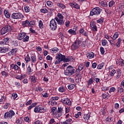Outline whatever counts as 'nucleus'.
Here are the masks:
<instances>
[{
  "label": "nucleus",
  "instance_id": "nucleus-1",
  "mask_svg": "<svg viewBox=\"0 0 124 124\" xmlns=\"http://www.w3.org/2000/svg\"><path fill=\"white\" fill-rule=\"evenodd\" d=\"M75 68L69 65L64 70V74L66 76H71L75 73Z\"/></svg>",
  "mask_w": 124,
  "mask_h": 124
},
{
  "label": "nucleus",
  "instance_id": "nucleus-2",
  "mask_svg": "<svg viewBox=\"0 0 124 124\" xmlns=\"http://www.w3.org/2000/svg\"><path fill=\"white\" fill-rule=\"evenodd\" d=\"M12 31V27L9 24H6L0 30V33L2 35L5 34V33H7V32H9Z\"/></svg>",
  "mask_w": 124,
  "mask_h": 124
},
{
  "label": "nucleus",
  "instance_id": "nucleus-3",
  "mask_svg": "<svg viewBox=\"0 0 124 124\" xmlns=\"http://www.w3.org/2000/svg\"><path fill=\"white\" fill-rule=\"evenodd\" d=\"M101 12H102V9L99 7H96L91 11L90 16H93V15H95L97 16L99 15Z\"/></svg>",
  "mask_w": 124,
  "mask_h": 124
},
{
  "label": "nucleus",
  "instance_id": "nucleus-4",
  "mask_svg": "<svg viewBox=\"0 0 124 124\" xmlns=\"http://www.w3.org/2000/svg\"><path fill=\"white\" fill-rule=\"evenodd\" d=\"M58 17H55V19L57 22L58 25L62 26L64 25V20H63V16L62 14L59 13L57 15Z\"/></svg>",
  "mask_w": 124,
  "mask_h": 124
},
{
  "label": "nucleus",
  "instance_id": "nucleus-5",
  "mask_svg": "<svg viewBox=\"0 0 124 124\" xmlns=\"http://www.w3.org/2000/svg\"><path fill=\"white\" fill-rule=\"evenodd\" d=\"M65 59V56L63 55L61 53H58L56 54V61L55 62V64H59L62 62H63V60Z\"/></svg>",
  "mask_w": 124,
  "mask_h": 124
},
{
  "label": "nucleus",
  "instance_id": "nucleus-6",
  "mask_svg": "<svg viewBox=\"0 0 124 124\" xmlns=\"http://www.w3.org/2000/svg\"><path fill=\"white\" fill-rule=\"evenodd\" d=\"M80 44L81 41L79 40H76L71 46V50H72V51H75V50L79 49Z\"/></svg>",
  "mask_w": 124,
  "mask_h": 124
},
{
  "label": "nucleus",
  "instance_id": "nucleus-7",
  "mask_svg": "<svg viewBox=\"0 0 124 124\" xmlns=\"http://www.w3.org/2000/svg\"><path fill=\"white\" fill-rule=\"evenodd\" d=\"M15 115V112L13 110H11L9 112H6L4 115V119L6 120H9L12 119V117Z\"/></svg>",
  "mask_w": 124,
  "mask_h": 124
},
{
  "label": "nucleus",
  "instance_id": "nucleus-8",
  "mask_svg": "<svg viewBox=\"0 0 124 124\" xmlns=\"http://www.w3.org/2000/svg\"><path fill=\"white\" fill-rule=\"evenodd\" d=\"M34 112L35 113H45V109L44 107L42 106H37L34 109Z\"/></svg>",
  "mask_w": 124,
  "mask_h": 124
},
{
  "label": "nucleus",
  "instance_id": "nucleus-9",
  "mask_svg": "<svg viewBox=\"0 0 124 124\" xmlns=\"http://www.w3.org/2000/svg\"><path fill=\"white\" fill-rule=\"evenodd\" d=\"M11 17L13 19H23L24 16L21 13H14L12 14Z\"/></svg>",
  "mask_w": 124,
  "mask_h": 124
},
{
  "label": "nucleus",
  "instance_id": "nucleus-10",
  "mask_svg": "<svg viewBox=\"0 0 124 124\" xmlns=\"http://www.w3.org/2000/svg\"><path fill=\"white\" fill-rule=\"evenodd\" d=\"M49 26L52 31H56V30H57V28H58V25H57L56 20L53 19L51 20Z\"/></svg>",
  "mask_w": 124,
  "mask_h": 124
},
{
  "label": "nucleus",
  "instance_id": "nucleus-11",
  "mask_svg": "<svg viewBox=\"0 0 124 124\" xmlns=\"http://www.w3.org/2000/svg\"><path fill=\"white\" fill-rule=\"evenodd\" d=\"M62 103H64L66 105H71V101L70 100L67 98H65L64 100H62Z\"/></svg>",
  "mask_w": 124,
  "mask_h": 124
},
{
  "label": "nucleus",
  "instance_id": "nucleus-12",
  "mask_svg": "<svg viewBox=\"0 0 124 124\" xmlns=\"http://www.w3.org/2000/svg\"><path fill=\"white\" fill-rule=\"evenodd\" d=\"M69 5L72 7L76 8V9H80V6L75 2H73V3H69Z\"/></svg>",
  "mask_w": 124,
  "mask_h": 124
},
{
  "label": "nucleus",
  "instance_id": "nucleus-13",
  "mask_svg": "<svg viewBox=\"0 0 124 124\" xmlns=\"http://www.w3.org/2000/svg\"><path fill=\"white\" fill-rule=\"evenodd\" d=\"M76 31H77V27H75L73 30L70 29L69 30H68V32H69L70 34H72L73 35H76Z\"/></svg>",
  "mask_w": 124,
  "mask_h": 124
},
{
  "label": "nucleus",
  "instance_id": "nucleus-14",
  "mask_svg": "<svg viewBox=\"0 0 124 124\" xmlns=\"http://www.w3.org/2000/svg\"><path fill=\"white\" fill-rule=\"evenodd\" d=\"M9 43V38L7 37L4 39L2 41L0 42V44L2 45H5L6 44H8Z\"/></svg>",
  "mask_w": 124,
  "mask_h": 124
},
{
  "label": "nucleus",
  "instance_id": "nucleus-15",
  "mask_svg": "<svg viewBox=\"0 0 124 124\" xmlns=\"http://www.w3.org/2000/svg\"><path fill=\"white\" fill-rule=\"evenodd\" d=\"M26 36V33L22 32L19 33L17 36V39L18 40H22V39H24L25 37Z\"/></svg>",
  "mask_w": 124,
  "mask_h": 124
},
{
  "label": "nucleus",
  "instance_id": "nucleus-16",
  "mask_svg": "<svg viewBox=\"0 0 124 124\" xmlns=\"http://www.w3.org/2000/svg\"><path fill=\"white\" fill-rule=\"evenodd\" d=\"M116 76H115L116 79H119L122 76V70L118 69L116 70Z\"/></svg>",
  "mask_w": 124,
  "mask_h": 124
},
{
  "label": "nucleus",
  "instance_id": "nucleus-17",
  "mask_svg": "<svg viewBox=\"0 0 124 124\" xmlns=\"http://www.w3.org/2000/svg\"><path fill=\"white\" fill-rule=\"evenodd\" d=\"M87 58L90 60L93 59V58H94V53L93 52H90L87 54Z\"/></svg>",
  "mask_w": 124,
  "mask_h": 124
},
{
  "label": "nucleus",
  "instance_id": "nucleus-18",
  "mask_svg": "<svg viewBox=\"0 0 124 124\" xmlns=\"http://www.w3.org/2000/svg\"><path fill=\"white\" fill-rule=\"evenodd\" d=\"M8 52V48L4 47H0V53H6Z\"/></svg>",
  "mask_w": 124,
  "mask_h": 124
},
{
  "label": "nucleus",
  "instance_id": "nucleus-19",
  "mask_svg": "<svg viewBox=\"0 0 124 124\" xmlns=\"http://www.w3.org/2000/svg\"><path fill=\"white\" fill-rule=\"evenodd\" d=\"M58 51L59 48H58L57 47L52 48L51 49H50V52L52 53V54H56V53H57Z\"/></svg>",
  "mask_w": 124,
  "mask_h": 124
},
{
  "label": "nucleus",
  "instance_id": "nucleus-20",
  "mask_svg": "<svg viewBox=\"0 0 124 124\" xmlns=\"http://www.w3.org/2000/svg\"><path fill=\"white\" fill-rule=\"evenodd\" d=\"M4 14L7 19L10 18V14H9V12L7 11L6 10H5L4 11Z\"/></svg>",
  "mask_w": 124,
  "mask_h": 124
},
{
  "label": "nucleus",
  "instance_id": "nucleus-21",
  "mask_svg": "<svg viewBox=\"0 0 124 124\" xmlns=\"http://www.w3.org/2000/svg\"><path fill=\"white\" fill-rule=\"evenodd\" d=\"M31 62L34 63L35 62H36V56L35 55H33V56H31Z\"/></svg>",
  "mask_w": 124,
  "mask_h": 124
},
{
  "label": "nucleus",
  "instance_id": "nucleus-22",
  "mask_svg": "<svg viewBox=\"0 0 124 124\" xmlns=\"http://www.w3.org/2000/svg\"><path fill=\"white\" fill-rule=\"evenodd\" d=\"M112 40H116L118 37H119V33L118 32L115 33L112 37H111Z\"/></svg>",
  "mask_w": 124,
  "mask_h": 124
},
{
  "label": "nucleus",
  "instance_id": "nucleus-23",
  "mask_svg": "<svg viewBox=\"0 0 124 124\" xmlns=\"http://www.w3.org/2000/svg\"><path fill=\"white\" fill-rule=\"evenodd\" d=\"M105 65V63L104 62H102L99 64L97 67V69H102Z\"/></svg>",
  "mask_w": 124,
  "mask_h": 124
},
{
  "label": "nucleus",
  "instance_id": "nucleus-24",
  "mask_svg": "<svg viewBox=\"0 0 124 124\" xmlns=\"http://www.w3.org/2000/svg\"><path fill=\"white\" fill-rule=\"evenodd\" d=\"M31 79V82L32 83H36V78L35 76H32L30 77Z\"/></svg>",
  "mask_w": 124,
  "mask_h": 124
},
{
  "label": "nucleus",
  "instance_id": "nucleus-25",
  "mask_svg": "<svg viewBox=\"0 0 124 124\" xmlns=\"http://www.w3.org/2000/svg\"><path fill=\"white\" fill-rule=\"evenodd\" d=\"M121 42H122V39L119 38L118 39L117 42L115 44V45L116 46L117 48H119L120 47V45L121 44Z\"/></svg>",
  "mask_w": 124,
  "mask_h": 124
},
{
  "label": "nucleus",
  "instance_id": "nucleus-26",
  "mask_svg": "<svg viewBox=\"0 0 124 124\" xmlns=\"http://www.w3.org/2000/svg\"><path fill=\"white\" fill-rule=\"evenodd\" d=\"M36 105H37V103H32L31 106L28 107V110H31V109H32L33 107H35Z\"/></svg>",
  "mask_w": 124,
  "mask_h": 124
},
{
  "label": "nucleus",
  "instance_id": "nucleus-27",
  "mask_svg": "<svg viewBox=\"0 0 124 124\" xmlns=\"http://www.w3.org/2000/svg\"><path fill=\"white\" fill-rule=\"evenodd\" d=\"M71 122H72V119H69L66 120L65 122H63L62 124H71Z\"/></svg>",
  "mask_w": 124,
  "mask_h": 124
},
{
  "label": "nucleus",
  "instance_id": "nucleus-28",
  "mask_svg": "<svg viewBox=\"0 0 124 124\" xmlns=\"http://www.w3.org/2000/svg\"><path fill=\"white\" fill-rule=\"evenodd\" d=\"M90 117H91V116H90V114H84L83 116V118L85 120V121L86 120L88 121V120H89Z\"/></svg>",
  "mask_w": 124,
  "mask_h": 124
},
{
  "label": "nucleus",
  "instance_id": "nucleus-29",
  "mask_svg": "<svg viewBox=\"0 0 124 124\" xmlns=\"http://www.w3.org/2000/svg\"><path fill=\"white\" fill-rule=\"evenodd\" d=\"M88 86H90V85H92V84H93V78H91L88 81H87Z\"/></svg>",
  "mask_w": 124,
  "mask_h": 124
},
{
  "label": "nucleus",
  "instance_id": "nucleus-30",
  "mask_svg": "<svg viewBox=\"0 0 124 124\" xmlns=\"http://www.w3.org/2000/svg\"><path fill=\"white\" fill-rule=\"evenodd\" d=\"M25 62L28 63L29 62H31V57L29 55H27L26 57L25 58Z\"/></svg>",
  "mask_w": 124,
  "mask_h": 124
},
{
  "label": "nucleus",
  "instance_id": "nucleus-31",
  "mask_svg": "<svg viewBox=\"0 0 124 124\" xmlns=\"http://www.w3.org/2000/svg\"><path fill=\"white\" fill-rule=\"evenodd\" d=\"M117 63L120 66H124V60H122L121 61L117 62Z\"/></svg>",
  "mask_w": 124,
  "mask_h": 124
},
{
  "label": "nucleus",
  "instance_id": "nucleus-32",
  "mask_svg": "<svg viewBox=\"0 0 124 124\" xmlns=\"http://www.w3.org/2000/svg\"><path fill=\"white\" fill-rule=\"evenodd\" d=\"M29 38H30V37L28 35H27V34H26L25 38H23V42H28V41H29Z\"/></svg>",
  "mask_w": 124,
  "mask_h": 124
},
{
  "label": "nucleus",
  "instance_id": "nucleus-33",
  "mask_svg": "<svg viewBox=\"0 0 124 124\" xmlns=\"http://www.w3.org/2000/svg\"><path fill=\"white\" fill-rule=\"evenodd\" d=\"M64 62H70V58L69 56L67 57V58L65 56V59H64L63 61Z\"/></svg>",
  "mask_w": 124,
  "mask_h": 124
},
{
  "label": "nucleus",
  "instance_id": "nucleus-34",
  "mask_svg": "<svg viewBox=\"0 0 124 124\" xmlns=\"http://www.w3.org/2000/svg\"><path fill=\"white\" fill-rule=\"evenodd\" d=\"M29 23H30L29 20H26L22 22V25L23 27H27V24H29Z\"/></svg>",
  "mask_w": 124,
  "mask_h": 124
},
{
  "label": "nucleus",
  "instance_id": "nucleus-35",
  "mask_svg": "<svg viewBox=\"0 0 124 124\" xmlns=\"http://www.w3.org/2000/svg\"><path fill=\"white\" fill-rule=\"evenodd\" d=\"M74 87H75L74 84H71L68 86V88L69 90H73L74 89Z\"/></svg>",
  "mask_w": 124,
  "mask_h": 124
},
{
  "label": "nucleus",
  "instance_id": "nucleus-36",
  "mask_svg": "<svg viewBox=\"0 0 124 124\" xmlns=\"http://www.w3.org/2000/svg\"><path fill=\"white\" fill-rule=\"evenodd\" d=\"M114 4H115V1L114 0H111L109 2L108 6L109 7H112Z\"/></svg>",
  "mask_w": 124,
  "mask_h": 124
},
{
  "label": "nucleus",
  "instance_id": "nucleus-37",
  "mask_svg": "<svg viewBox=\"0 0 124 124\" xmlns=\"http://www.w3.org/2000/svg\"><path fill=\"white\" fill-rule=\"evenodd\" d=\"M108 44V42H107V40L104 39L102 41V45L103 46H105Z\"/></svg>",
  "mask_w": 124,
  "mask_h": 124
},
{
  "label": "nucleus",
  "instance_id": "nucleus-38",
  "mask_svg": "<svg viewBox=\"0 0 124 124\" xmlns=\"http://www.w3.org/2000/svg\"><path fill=\"white\" fill-rule=\"evenodd\" d=\"M57 6H59V7H61V8H62V9H64V8H65V5L62 3H57Z\"/></svg>",
  "mask_w": 124,
  "mask_h": 124
},
{
  "label": "nucleus",
  "instance_id": "nucleus-39",
  "mask_svg": "<svg viewBox=\"0 0 124 124\" xmlns=\"http://www.w3.org/2000/svg\"><path fill=\"white\" fill-rule=\"evenodd\" d=\"M39 27L40 29H43V22H42V20L39 21Z\"/></svg>",
  "mask_w": 124,
  "mask_h": 124
},
{
  "label": "nucleus",
  "instance_id": "nucleus-40",
  "mask_svg": "<svg viewBox=\"0 0 124 124\" xmlns=\"http://www.w3.org/2000/svg\"><path fill=\"white\" fill-rule=\"evenodd\" d=\"M101 5L102 6H103L104 7H107L108 5H107V2L105 1H102L101 2Z\"/></svg>",
  "mask_w": 124,
  "mask_h": 124
},
{
  "label": "nucleus",
  "instance_id": "nucleus-41",
  "mask_svg": "<svg viewBox=\"0 0 124 124\" xmlns=\"http://www.w3.org/2000/svg\"><path fill=\"white\" fill-rule=\"evenodd\" d=\"M59 91L60 93H64V92H65V89L63 87H60L59 88Z\"/></svg>",
  "mask_w": 124,
  "mask_h": 124
},
{
  "label": "nucleus",
  "instance_id": "nucleus-42",
  "mask_svg": "<svg viewBox=\"0 0 124 124\" xmlns=\"http://www.w3.org/2000/svg\"><path fill=\"white\" fill-rule=\"evenodd\" d=\"M16 52H17V48H14L12 49V50L11 51V53L12 55H14V54H16Z\"/></svg>",
  "mask_w": 124,
  "mask_h": 124
},
{
  "label": "nucleus",
  "instance_id": "nucleus-43",
  "mask_svg": "<svg viewBox=\"0 0 124 124\" xmlns=\"http://www.w3.org/2000/svg\"><path fill=\"white\" fill-rule=\"evenodd\" d=\"M83 68H84V66L82 64H79L78 67V69L80 71H81Z\"/></svg>",
  "mask_w": 124,
  "mask_h": 124
},
{
  "label": "nucleus",
  "instance_id": "nucleus-44",
  "mask_svg": "<svg viewBox=\"0 0 124 124\" xmlns=\"http://www.w3.org/2000/svg\"><path fill=\"white\" fill-rule=\"evenodd\" d=\"M1 74L2 76H5V77H7V76H8V73L4 71L1 72Z\"/></svg>",
  "mask_w": 124,
  "mask_h": 124
},
{
  "label": "nucleus",
  "instance_id": "nucleus-45",
  "mask_svg": "<svg viewBox=\"0 0 124 124\" xmlns=\"http://www.w3.org/2000/svg\"><path fill=\"white\" fill-rule=\"evenodd\" d=\"M116 73V70L115 69H113L112 70V71H111L109 75L110 76L112 77V76H114V74H115Z\"/></svg>",
  "mask_w": 124,
  "mask_h": 124
},
{
  "label": "nucleus",
  "instance_id": "nucleus-46",
  "mask_svg": "<svg viewBox=\"0 0 124 124\" xmlns=\"http://www.w3.org/2000/svg\"><path fill=\"white\" fill-rule=\"evenodd\" d=\"M124 87H118V93H124Z\"/></svg>",
  "mask_w": 124,
  "mask_h": 124
},
{
  "label": "nucleus",
  "instance_id": "nucleus-47",
  "mask_svg": "<svg viewBox=\"0 0 124 124\" xmlns=\"http://www.w3.org/2000/svg\"><path fill=\"white\" fill-rule=\"evenodd\" d=\"M86 45H87V43L86 41L82 42L81 44V46L82 48H85L86 47Z\"/></svg>",
  "mask_w": 124,
  "mask_h": 124
},
{
  "label": "nucleus",
  "instance_id": "nucleus-48",
  "mask_svg": "<svg viewBox=\"0 0 124 124\" xmlns=\"http://www.w3.org/2000/svg\"><path fill=\"white\" fill-rule=\"evenodd\" d=\"M15 84L16 87H18V88H20V87H21V83L19 81H16L15 82Z\"/></svg>",
  "mask_w": 124,
  "mask_h": 124
},
{
  "label": "nucleus",
  "instance_id": "nucleus-49",
  "mask_svg": "<svg viewBox=\"0 0 124 124\" xmlns=\"http://www.w3.org/2000/svg\"><path fill=\"white\" fill-rule=\"evenodd\" d=\"M57 113H62V108L60 107H58Z\"/></svg>",
  "mask_w": 124,
  "mask_h": 124
},
{
  "label": "nucleus",
  "instance_id": "nucleus-50",
  "mask_svg": "<svg viewBox=\"0 0 124 124\" xmlns=\"http://www.w3.org/2000/svg\"><path fill=\"white\" fill-rule=\"evenodd\" d=\"M9 106H10V104L9 103H6L3 107L4 109H7Z\"/></svg>",
  "mask_w": 124,
  "mask_h": 124
},
{
  "label": "nucleus",
  "instance_id": "nucleus-51",
  "mask_svg": "<svg viewBox=\"0 0 124 124\" xmlns=\"http://www.w3.org/2000/svg\"><path fill=\"white\" fill-rule=\"evenodd\" d=\"M24 11H25V12L26 13H29L30 12V7H28V6H26L24 7Z\"/></svg>",
  "mask_w": 124,
  "mask_h": 124
},
{
  "label": "nucleus",
  "instance_id": "nucleus-52",
  "mask_svg": "<svg viewBox=\"0 0 124 124\" xmlns=\"http://www.w3.org/2000/svg\"><path fill=\"white\" fill-rule=\"evenodd\" d=\"M46 4H47V5H48V6H49L50 7H51V6L53 5V2H52L50 1H47L46 2Z\"/></svg>",
  "mask_w": 124,
  "mask_h": 124
},
{
  "label": "nucleus",
  "instance_id": "nucleus-53",
  "mask_svg": "<svg viewBox=\"0 0 124 124\" xmlns=\"http://www.w3.org/2000/svg\"><path fill=\"white\" fill-rule=\"evenodd\" d=\"M115 91H116V89L115 88V87H111L110 88L109 91V93H114L115 92Z\"/></svg>",
  "mask_w": 124,
  "mask_h": 124
},
{
  "label": "nucleus",
  "instance_id": "nucleus-54",
  "mask_svg": "<svg viewBox=\"0 0 124 124\" xmlns=\"http://www.w3.org/2000/svg\"><path fill=\"white\" fill-rule=\"evenodd\" d=\"M40 11L42 13H47L48 12V10L46 9H42L40 10Z\"/></svg>",
  "mask_w": 124,
  "mask_h": 124
},
{
  "label": "nucleus",
  "instance_id": "nucleus-55",
  "mask_svg": "<svg viewBox=\"0 0 124 124\" xmlns=\"http://www.w3.org/2000/svg\"><path fill=\"white\" fill-rule=\"evenodd\" d=\"M100 50L102 55H103L104 53H105V50H104V48H103V47H101Z\"/></svg>",
  "mask_w": 124,
  "mask_h": 124
},
{
  "label": "nucleus",
  "instance_id": "nucleus-56",
  "mask_svg": "<svg viewBox=\"0 0 124 124\" xmlns=\"http://www.w3.org/2000/svg\"><path fill=\"white\" fill-rule=\"evenodd\" d=\"M16 124H23V120L21 119H18L16 121Z\"/></svg>",
  "mask_w": 124,
  "mask_h": 124
},
{
  "label": "nucleus",
  "instance_id": "nucleus-57",
  "mask_svg": "<svg viewBox=\"0 0 124 124\" xmlns=\"http://www.w3.org/2000/svg\"><path fill=\"white\" fill-rule=\"evenodd\" d=\"M104 19L103 18H99L98 20H97V23H98L99 24H102V23H103V21H104Z\"/></svg>",
  "mask_w": 124,
  "mask_h": 124
},
{
  "label": "nucleus",
  "instance_id": "nucleus-58",
  "mask_svg": "<svg viewBox=\"0 0 124 124\" xmlns=\"http://www.w3.org/2000/svg\"><path fill=\"white\" fill-rule=\"evenodd\" d=\"M55 111H57V108L54 107L51 108V112L53 114H55Z\"/></svg>",
  "mask_w": 124,
  "mask_h": 124
},
{
  "label": "nucleus",
  "instance_id": "nucleus-59",
  "mask_svg": "<svg viewBox=\"0 0 124 124\" xmlns=\"http://www.w3.org/2000/svg\"><path fill=\"white\" fill-rule=\"evenodd\" d=\"M93 80L96 82V83H98L99 81L100 80V79L97 78H93Z\"/></svg>",
  "mask_w": 124,
  "mask_h": 124
},
{
  "label": "nucleus",
  "instance_id": "nucleus-60",
  "mask_svg": "<svg viewBox=\"0 0 124 124\" xmlns=\"http://www.w3.org/2000/svg\"><path fill=\"white\" fill-rule=\"evenodd\" d=\"M109 43H110V45L112 46H114V45H116V44H115V40H109Z\"/></svg>",
  "mask_w": 124,
  "mask_h": 124
},
{
  "label": "nucleus",
  "instance_id": "nucleus-61",
  "mask_svg": "<svg viewBox=\"0 0 124 124\" xmlns=\"http://www.w3.org/2000/svg\"><path fill=\"white\" fill-rule=\"evenodd\" d=\"M34 25V22H33L32 21H31L28 23L29 27H31V26H33Z\"/></svg>",
  "mask_w": 124,
  "mask_h": 124
},
{
  "label": "nucleus",
  "instance_id": "nucleus-62",
  "mask_svg": "<svg viewBox=\"0 0 124 124\" xmlns=\"http://www.w3.org/2000/svg\"><path fill=\"white\" fill-rule=\"evenodd\" d=\"M84 31H85V30H84V29H83V28H81L79 30V32L80 34H83L84 33Z\"/></svg>",
  "mask_w": 124,
  "mask_h": 124
},
{
  "label": "nucleus",
  "instance_id": "nucleus-63",
  "mask_svg": "<svg viewBox=\"0 0 124 124\" xmlns=\"http://www.w3.org/2000/svg\"><path fill=\"white\" fill-rule=\"evenodd\" d=\"M90 26L92 28V27H94V26H95V22L93 21H91L90 22Z\"/></svg>",
  "mask_w": 124,
  "mask_h": 124
},
{
  "label": "nucleus",
  "instance_id": "nucleus-64",
  "mask_svg": "<svg viewBox=\"0 0 124 124\" xmlns=\"http://www.w3.org/2000/svg\"><path fill=\"white\" fill-rule=\"evenodd\" d=\"M55 123V120L53 118H52L50 120L48 124H52Z\"/></svg>",
  "mask_w": 124,
  "mask_h": 124
}]
</instances>
